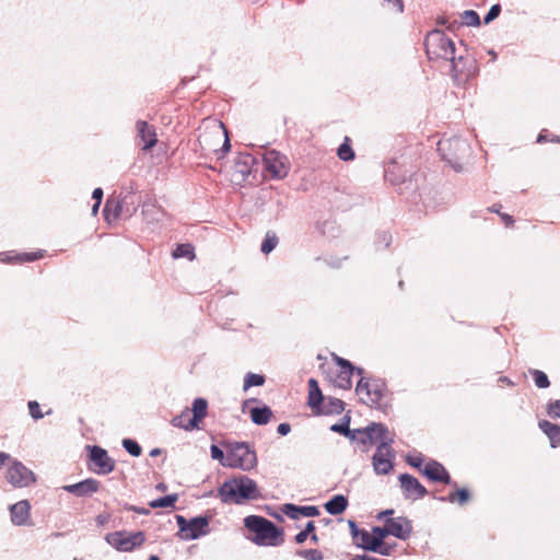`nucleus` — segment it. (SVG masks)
<instances>
[{"instance_id": "6e6d98bb", "label": "nucleus", "mask_w": 560, "mask_h": 560, "mask_svg": "<svg viewBox=\"0 0 560 560\" xmlns=\"http://www.w3.org/2000/svg\"><path fill=\"white\" fill-rule=\"evenodd\" d=\"M500 12H501V5L500 4H493L488 13L486 14L483 21L486 24H489L490 22H492L494 19H497L499 15H500Z\"/></svg>"}, {"instance_id": "c9c22d12", "label": "nucleus", "mask_w": 560, "mask_h": 560, "mask_svg": "<svg viewBox=\"0 0 560 560\" xmlns=\"http://www.w3.org/2000/svg\"><path fill=\"white\" fill-rule=\"evenodd\" d=\"M265 376L262 374H256L248 372L244 377L243 389L247 390L253 386H262L265 384Z\"/></svg>"}, {"instance_id": "0e129e2a", "label": "nucleus", "mask_w": 560, "mask_h": 560, "mask_svg": "<svg viewBox=\"0 0 560 560\" xmlns=\"http://www.w3.org/2000/svg\"><path fill=\"white\" fill-rule=\"evenodd\" d=\"M290 431H291V425H290L288 422H282V423H280V424L278 425V428H277V432H278L280 435H282V436H284V435L289 434V433H290Z\"/></svg>"}, {"instance_id": "de8ad7c7", "label": "nucleus", "mask_w": 560, "mask_h": 560, "mask_svg": "<svg viewBox=\"0 0 560 560\" xmlns=\"http://www.w3.org/2000/svg\"><path fill=\"white\" fill-rule=\"evenodd\" d=\"M281 511L291 520H299L300 516H302V513H300V505L293 503L283 504Z\"/></svg>"}, {"instance_id": "3c124183", "label": "nucleus", "mask_w": 560, "mask_h": 560, "mask_svg": "<svg viewBox=\"0 0 560 560\" xmlns=\"http://www.w3.org/2000/svg\"><path fill=\"white\" fill-rule=\"evenodd\" d=\"M547 413L551 418L560 419V399L549 401L547 405Z\"/></svg>"}, {"instance_id": "69168bd1", "label": "nucleus", "mask_w": 560, "mask_h": 560, "mask_svg": "<svg viewBox=\"0 0 560 560\" xmlns=\"http://www.w3.org/2000/svg\"><path fill=\"white\" fill-rule=\"evenodd\" d=\"M109 518H110V515H109V514L104 513V514H98V515L96 516L95 521H96V524H97L98 526H104L105 524H107V523H108Z\"/></svg>"}, {"instance_id": "680f3d73", "label": "nucleus", "mask_w": 560, "mask_h": 560, "mask_svg": "<svg viewBox=\"0 0 560 560\" xmlns=\"http://www.w3.org/2000/svg\"><path fill=\"white\" fill-rule=\"evenodd\" d=\"M348 525H349L350 533H351V536H352L353 540L358 541L359 535L362 532V529H360L358 527L357 523L354 521H352V520L348 521Z\"/></svg>"}, {"instance_id": "4be33fe9", "label": "nucleus", "mask_w": 560, "mask_h": 560, "mask_svg": "<svg viewBox=\"0 0 560 560\" xmlns=\"http://www.w3.org/2000/svg\"><path fill=\"white\" fill-rule=\"evenodd\" d=\"M538 427L550 440V446L552 448L560 445V425L548 420H540Z\"/></svg>"}, {"instance_id": "f257e3e1", "label": "nucleus", "mask_w": 560, "mask_h": 560, "mask_svg": "<svg viewBox=\"0 0 560 560\" xmlns=\"http://www.w3.org/2000/svg\"><path fill=\"white\" fill-rule=\"evenodd\" d=\"M218 497L224 504H243L259 498L258 486L246 475H237L225 480L218 488Z\"/></svg>"}, {"instance_id": "774afa93", "label": "nucleus", "mask_w": 560, "mask_h": 560, "mask_svg": "<svg viewBox=\"0 0 560 560\" xmlns=\"http://www.w3.org/2000/svg\"><path fill=\"white\" fill-rule=\"evenodd\" d=\"M315 530V523L313 521H308L305 525V528L303 529V532L310 536L311 534H313Z\"/></svg>"}, {"instance_id": "f03ea898", "label": "nucleus", "mask_w": 560, "mask_h": 560, "mask_svg": "<svg viewBox=\"0 0 560 560\" xmlns=\"http://www.w3.org/2000/svg\"><path fill=\"white\" fill-rule=\"evenodd\" d=\"M424 45L427 55L430 59L450 60L454 78L458 77V73L460 72L458 62L463 58H455V44L444 34V32L440 30L431 31L425 37Z\"/></svg>"}, {"instance_id": "a19ab883", "label": "nucleus", "mask_w": 560, "mask_h": 560, "mask_svg": "<svg viewBox=\"0 0 560 560\" xmlns=\"http://www.w3.org/2000/svg\"><path fill=\"white\" fill-rule=\"evenodd\" d=\"M462 22L467 26H479L480 18L474 10H466L462 13Z\"/></svg>"}, {"instance_id": "4c0bfd02", "label": "nucleus", "mask_w": 560, "mask_h": 560, "mask_svg": "<svg viewBox=\"0 0 560 560\" xmlns=\"http://www.w3.org/2000/svg\"><path fill=\"white\" fill-rule=\"evenodd\" d=\"M121 445L133 457H139L142 453V447L136 440L126 438L121 441Z\"/></svg>"}, {"instance_id": "864d4df0", "label": "nucleus", "mask_w": 560, "mask_h": 560, "mask_svg": "<svg viewBox=\"0 0 560 560\" xmlns=\"http://www.w3.org/2000/svg\"><path fill=\"white\" fill-rule=\"evenodd\" d=\"M300 513L305 517H316L320 512L315 505H300Z\"/></svg>"}, {"instance_id": "412c9836", "label": "nucleus", "mask_w": 560, "mask_h": 560, "mask_svg": "<svg viewBox=\"0 0 560 560\" xmlns=\"http://www.w3.org/2000/svg\"><path fill=\"white\" fill-rule=\"evenodd\" d=\"M39 253H15V252H3L0 253V261L9 264H23L25 261H33L39 258Z\"/></svg>"}, {"instance_id": "58836bf2", "label": "nucleus", "mask_w": 560, "mask_h": 560, "mask_svg": "<svg viewBox=\"0 0 560 560\" xmlns=\"http://www.w3.org/2000/svg\"><path fill=\"white\" fill-rule=\"evenodd\" d=\"M350 421L351 417L347 413L341 418L340 422L335 423L330 427V431L339 433L341 435H347L350 433Z\"/></svg>"}, {"instance_id": "338daca9", "label": "nucleus", "mask_w": 560, "mask_h": 560, "mask_svg": "<svg viewBox=\"0 0 560 560\" xmlns=\"http://www.w3.org/2000/svg\"><path fill=\"white\" fill-rule=\"evenodd\" d=\"M360 433H362L361 429H354V430L350 429V433L345 436L348 438L352 442H358V436L360 435Z\"/></svg>"}, {"instance_id": "f8f14e48", "label": "nucleus", "mask_w": 560, "mask_h": 560, "mask_svg": "<svg viewBox=\"0 0 560 560\" xmlns=\"http://www.w3.org/2000/svg\"><path fill=\"white\" fill-rule=\"evenodd\" d=\"M398 480L405 499L418 500L422 499L428 493L424 486L410 474H400Z\"/></svg>"}, {"instance_id": "dca6fc26", "label": "nucleus", "mask_w": 560, "mask_h": 560, "mask_svg": "<svg viewBox=\"0 0 560 560\" xmlns=\"http://www.w3.org/2000/svg\"><path fill=\"white\" fill-rule=\"evenodd\" d=\"M100 481L94 478H86L82 481L72 485H66L62 490L74 494L79 498L91 497L100 490Z\"/></svg>"}, {"instance_id": "37998d69", "label": "nucleus", "mask_w": 560, "mask_h": 560, "mask_svg": "<svg viewBox=\"0 0 560 560\" xmlns=\"http://www.w3.org/2000/svg\"><path fill=\"white\" fill-rule=\"evenodd\" d=\"M371 533L375 541V544H373L375 548L378 547V544L383 542L387 536H389L386 524H384V526H374Z\"/></svg>"}, {"instance_id": "aec40b11", "label": "nucleus", "mask_w": 560, "mask_h": 560, "mask_svg": "<svg viewBox=\"0 0 560 560\" xmlns=\"http://www.w3.org/2000/svg\"><path fill=\"white\" fill-rule=\"evenodd\" d=\"M308 406L319 415V410L324 404V395L315 378H310L308 382Z\"/></svg>"}, {"instance_id": "c85d7f7f", "label": "nucleus", "mask_w": 560, "mask_h": 560, "mask_svg": "<svg viewBox=\"0 0 560 560\" xmlns=\"http://www.w3.org/2000/svg\"><path fill=\"white\" fill-rule=\"evenodd\" d=\"M470 499V492L466 488L457 489L454 492L448 493L447 497L439 498L442 502L455 503L457 502L459 505L466 504Z\"/></svg>"}, {"instance_id": "13d9d810", "label": "nucleus", "mask_w": 560, "mask_h": 560, "mask_svg": "<svg viewBox=\"0 0 560 560\" xmlns=\"http://www.w3.org/2000/svg\"><path fill=\"white\" fill-rule=\"evenodd\" d=\"M361 432L363 433H360L358 436V443L362 445L372 444V436L370 434L369 427L366 425L365 428H361Z\"/></svg>"}, {"instance_id": "79ce46f5", "label": "nucleus", "mask_w": 560, "mask_h": 560, "mask_svg": "<svg viewBox=\"0 0 560 560\" xmlns=\"http://www.w3.org/2000/svg\"><path fill=\"white\" fill-rule=\"evenodd\" d=\"M348 141L349 139L346 138L345 142L340 144L337 151L339 159L342 161H351L354 159V152Z\"/></svg>"}, {"instance_id": "20e7f679", "label": "nucleus", "mask_w": 560, "mask_h": 560, "mask_svg": "<svg viewBox=\"0 0 560 560\" xmlns=\"http://www.w3.org/2000/svg\"><path fill=\"white\" fill-rule=\"evenodd\" d=\"M199 131L198 141L202 150L217 152L221 142L224 152L230 150L228 131L222 121L213 118L203 119Z\"/></svg>"}, {"instance_id": "5fc2aeb1", "label": "nucleus", "mask_w": 560, "mask_h": 560, "mask_svg": "<svg viewBox=\"0 0 560 560\" xmlns=\"http://www.w3.org/2000/svg\"><path fill=\"white\" fill-rule=\"evenodd\" d=\"M396 544L389 545L385 541L378 544V547L374 548L372 552L380 553L382 556H390Z\"/></svg>"}, {"instance_id": "052dcab7", "label": "nucleus", "mask_w": 560, "mask_h": 560, "mask_svg": "<svg viewBox=\"0 0 560 560\" xmlns=\"http://www.w3.org/2000/svg\"><path fill=\"white\" fill-rule=\"evenodd\" d=\"M387 3L388 5H392V9L395 10L397 13L404 12V1L402 0H383V4Z\"/></svg>"}, {"instance_id": "9b49d317", "label": "nucleus", "mask_w": 560, "mask_h": 560, "mask_svg": "<svg viewBox=\"0 0 560 560\" xmlns=\"http://www.w3.org/2000/svg\"><path fill=\"white\" fill-rule=\"evenodd\" d=\"M386 384L382 378L361 377L357 384V394H365L372 405L381 408V400L384 397Z\"/></svg>"}, {"instance_id": "2eb2a0df", "label": "nucleus", "mask_w": 560, "mask_h": 560, "mask_svg": "<svg viewBox=\"0 0 560 560\" xmlns=\"http://www.w3.org/2000/svg\"><path fill=\"white\" fill-rule=\"evenodd\" d=\"M421 472L431 481L442 482L445 485L452 483L450 472L445 469V467L441 463H439L434 459L429 460L424 465V467L421 469Z\"/></svg>"}, {"instance_id": "1a4fd4ad", "label": "nucleus", "mask_w": 560, "mask_h": 560, "mask_svg": "<svg viewBox=\"0 0 560 560\" xmlns=\"http://www.w3.org/2000/svg\"><path fill=\"white\" fill-rule=\"evenodd\" d=\"M265 170L275 179L284 178L290 171L289 161L285 155L276 150H267L262 155Z\"/></svg>"}, {"instance_id": "cd10ccee", "label": "nucleus", "mask_w": 560, "mask_h": 560, "mask_svg": "<svg viewBox=\"0 0 560 560\" xmlns=\"http://www.w3.org/2000/svg\"><path fill=\"white\" fill-rule=\"evenodd\" d=\"M122 212V205L120 201L115 199H107L104 207V215L106 221L110 222L118 219Z\"/></svg>"}, {"instance_id": "ea45409f", "label": "nucleus", "mask_w": 560, "mask_h": 560, "mask_svg": "<svg viewBox=\"0 0 560 560\" xmlns=\"http://www.w3.org/2000/svg\"><path fill=\"white\" fill-rule=\"evenodd\" d=\"M188 413H189V409L186 408L185 410L182 411L180 415L178 416H175L172 420H171V424L175 428H180V429H184L186 431H191L194 430L195 428H190L188 427V420L186 421V418L188 417Z\"/></svg>"}, {"instance_id": "72a5a7b5", "label": "nucleus", "mask_w": 560, "mask_h": 560, "mask_svg": "<svg viewBox=\"0 0 560 560\" xmlns=\"http://www.w3.org/2000/svg\"><path fill=\"white\" fill-rule=\"evenodd\" d=\"M279 238L277 234L272 231H268L264 237V241L261 243L260 250L265 255H268L271 253L278 245Z\"/></svg>"}, {"instance_id": "09e8293b", "label": "nucleus", "mask_w": 560, "mask_h": 560, "mask_svg": "<svg viewBox=\"0 0 560 560\" xmlns=\"http://www.w3.org/2000/svg\"><path fill=\"white\" fill-rule=\"evenodd\" d=\"M210 453L213 459L219 460L222 466L228 467V454L225 455L224 452L218 445L212 444L210 447Z\"/></svg>"}, {"instance_id": "5701e85b", "label": "nucleus", "mask_w": 560, "mask_h": 560, "mask_svg": "<svg viewBox=\"0 0 560 560\" xmlns=\"http://www.w3.org/2000/svg\"><path fill=\"white\" fill-rule=\"evenodd\" d=\"M324 508L330 515H339L348 508V499L343 494H336L324 504Z\"/></svg>"}, {"instance_id": "0eeeda50", "label": "nucleus", "mask_w": 560, "mask_h": 560, "mask_svg": "<svg viewBox=\"0 0 560 560\" xmlns=\"http://www.w3.org/2000/svg\"><path fill=\"white\" fill-rule=\"evenodd\" d=\"M175 518L179 528L177 535L180 539L196 540L209 533V516L199 515L187 520L183 515H176Z\"/></svg>"}, {"instance_id": "bf43d9fd", "label": "nucleus", "mask_w": 560, "mask_h": 560, "mask_svg": "<svg viewBox=\"0 0 560 560\" xmlns=\"http://www.w3.org/2000/svg\"><path fill=\"white\" fill-rule=\"evenodd\" d=\"M393 443H394V438L390 436L389 433L387 435H385V439L382 440V442L380 443V444H387L384 450L387 451V454H389L390 458L396 457L395 451L392 448Z\"/></svg>"}, {"instance_id": "bb28decb", "label": "nucleus", "mask_w": 560, "mask_h": 560, "mask_svg": "<svg viewBox=\"0 0 560 560\" xmlns=\"http://www.w3.org/2000/svg\"><path fill=\"white\" fill-rule=\"evenodd\" d=\"M345 410V402L335 397H328L327 401L323 404L319 415H339Z\"/></svg>"}, {"instance_id": "473e14b6", "label": "nucleus", "mask_w": 560, "mask_h": 560, "mask_svg": "<svg viewBox=\"0 0 560 560\" xmlns=\"http://www.w3.org/2000/svg\"><path fill=\"white\" fill-rule=\"evenodd\" d=\"M173 258H187L192 260L195 258V248L191 244H179L172 253Z\"/></svg>"}, {"instance_id": "a18cd8bd", "label": "nucleus", "mask_w": 560, "mask_h": 560, "mask_svg": "<svg viewBox=\"0 0 560 560\" xmlns=\"http://www.w3.org/2000/svg\"><path fill=\"white\" fill-rule=\"evenodd\" d=\"M296 556L306 560H323V552L317 549H300L296 551Z\"/></svg>"}, {"instance_id": "8fccbe9b", "label": "nucleus", "mask_w": 560, "mask_h": 560, "mask_svg": "<svg viewBox=\"0 0 560 560\" xmlns=\"http://www.w3.org/2000/svg\"><path fill=\"white\" fill-rule=\"evenodd\" d=\"M27 406H28L30 415L34 420H39V419L44 418V413L40 410V406L36 400L28 401Z\"/></svg>"}, {"instance_id": "603ef678", "label": "nucleus", "mask_w": 560, "mask_h": 560, "mask_svg": "<svg viewBox=\"0 0 560 560\" xmlns=\"http://www.w3.org/2000/svg\"><path fill=\"white\" fill-rule=\"evenodd\" d=\"M336 364L340 368V372H354L355 365H353L349 360L335 357Z\"/></svg>"}, {"instance_id": "9d476101", "label": "nucleus", "mask_w": 560, "mask_h": 560, "mask_svg": "<svg viewBox=\"0 0 560 560\" xmlns=\"http://www.w3.org/2000/svg\"><path fill=\"white\" fill-rule=\"evenodd\" d=\"M5 478L15 488H25L36 481L35 474L16 459L10 462Z\"/></svg>"}, {"instance_id": "423d86ee", "label": "nucleus", "mask_w": 560, "mask_h": 560, "mask_svg": "<svg viewBox=\"0 0 560 560\" xmlns=\"http://www.w3.org/2000/svg\"><path fill=\"white\" fill-rule=\"evenodd\" d=\"M438 150L443 160L450 163L456 172H460L463 170L460 161L469 154L470 145L466 140L453 137L440 140Z\"/></svg>"}, {"instance_id": "393cba45", "label": "nucleus", "mask_w": 560, "mask_h": 560, "mask_svg": "<svg viewBox=\"0 0 560 560\" xmlns=\"http://www.w3.org/2000/svg\"><path fill=\"white\" fill-rule=\"evenodd\" d=\"M249 413L250 420L257 425L267 424L272 417L271 408L266 405H264L262 407L252 408Z\"/></svg>"}, {"instance_id": "f3484780", "label": "nucleus", "mask_w": 560, "mask_h": 560, "mask_svg": "<svg viewBox=\"0 0 560 560\" xmlns=\"http://www.w3.org/2000/svg\"><path fill=\"white\" fill-rule=\"evenodd\" d=\"M31 504L27 500H21L10 506L11 522L15 526H24L28 524Z\"/></svg>"}, {"instance_id": "a878e982", "label": "nucleus", "mask_w": 560, "mask_h": 560, "mask_svg": "<svg viewBox=\"0 0 560 560\" xmlns=\"http://www.w3.org/2000/svg\"><path fill=\"white\" fill-rule=\"evenodd\" d=\"M145 541V535L143 532L126 533L122 538L124 552L132 551L136 547L141 546Z\"/></svg>"}, {"instance_id": "4d7b16f0", "label": "nucleus", "mask_w": 560, "mask_h": 560, "mask_svg": "<svg viewBox=\"0 0 560 560\" xmlns=\"http://www.w3.org/2000/svg\"><path fill=\"white\" fill-rule=\"evenodd\" d=\"M406 462L413 468H418L420 469L421 466H422V463H423V456L422 454H418L416 456H412V455H407L406 456Z\"/></svg>"}, {"instance_id": "7ed1b4c3", "label": "nucleus", "mask_w": 560, "mask_h": 560, "mask_svg": "<svg viewBox=\"0 0 560 560\" xmlns=\"http://www.w3.org/2000/svg\"><path fill=\"white\" fill-rule=\"evenodd\" d=\"M244 526L255 534L253 541L258 546H278L282 542V528L264 516L248 515L244 518Z\"/></svg>"}, {"instance_id": "c756f323", "label": "nucleus", "mask_w": 560, "mask_h": 560, "mask_svg": "<svg viewBox=\"0 0 560 560\" xmlns=\"http://www.w3.org/2000/svg\"><path fill=\"white\" fill-rule=\"evenodd\" d=\"M368 427L372 436V443H381L385 435L388 434V428L384 423L371 422Z\"/></svg>"}, {"instance_id": "2f4dec72", "label": "nucleus", "mask_w": 560, "mask_h": 560, "mask_svg": "<svg viewBox=\"0 0 560 560\" xmlns=\"http://www.w3.org/2000/svg\"><path fill=\"white\" fill-rule=\"evenodd\" d=\"M354 544L357 547L370 552H372L375 548V546L373 545L375 544L373 535L366 529H362V532L359 535L358 541H354Z\"/></svg>"}, {"instance_id": "f704fd0d", "label": "nucleus", "mask_w": 560, "mask_h": 560, "mask_svg": "<svg viewBox=\"0 0 560 560\" xmlns=\"http://www.w3.org/2000/svg\"><path fill=\"white\" fill-rule=\"evenodd\" d=\"M529 373L538 388L544 389L550 386L549 377L544 371L532 369L529 370Z\"/></svg>"}, {"instance_id": "b1692460", "label": "nucleus", "mask_w": 560, "mask_h": 560, "mask_svg": "<svg viewBox=\"0 0 560 560\" xmlns=\"http://www.w3.org/2000/svg\"><path fill=\"white\" fill-rule=\"evenodd\" d=\"M142 215L148 224H155L163 220L165 213L153 203H144L142 207Z\"/></svg>"}, {"instance_id": "e2e57ef3", "label": "nucleus", "mask_w": 560, "mask_h": 560, "mask_svg": "<svg viewBox=\"0 0 560 560\" xmlns=\"http://www.w3.org/2000/svg\"><path fill=\"white\" fill-rule=\"evenodd\" d=\"M125 509L127 511H132L140 515H149L150 514V510L147 508H140V506H136V505H131V504H126Z\"/></svg>"}, {"instance_id": "39448f33", "label": "nucleus", "mask_w": 560, "mask_h": 560, "mask_svg": "<svg viewBox=\"0 0 560 560\" xmlns=\"http://www.w3.org/2000/svg\"><path fill=\"white\" fill-rule=\"evenodd\" d=\"M228 452V467L238 468L248 471L256 467L257 455L246 442H228L225 443Z\"/></svg>"}, {"instance_id": "ddd939ff", "label": "nucleus", "mask_w": 560, "mask_h": 560, "mask_svg": "<svg viewBox=\"0 0 560 560\" xmlns=\"http://www.w3.org/2000/svg\"><path fill=\"white\" fill-rule=\"evenodd\" d=\"M389 535L406 540L410 537L412 532L411 521L404 516L388 518L385 521Z\"/></svg>"}, {"instance_id": "c03bdc74", "label": "nucleus", "mask_w": 560, "mask_h": 560, "mask_svg": "<svg viewBox=\"0 0 560 560\" xmlns=\"http://www.w3.org/2000/svg\"><path fill=\"white\" fill-rule=\"evenodd\" d=\"M253 162V159L250 155H244L240 156L237 162L235 163V167L238 173L242 174L243 177L249 174V165Z\"/></svg>"}, {"instance_id": "6e6552de", "label": "nucleus", "mask_w": 560, "mask_h": 560, "mask_svg": "<svg viewBox=\"0 0 560 560\" xmlns=\"http://www.w3.org/2000/svg\"><path fill=\"white\" fill-rule=\"evenodd\" d=\"M89 469L97 475H108L116 466L108 452L98 445H86Z\"/></svg>"}, {"instance_id": "7c9ffc66", "label": "nucleus", "mask_w": 560, "mask_h": 560, "mask_svg": "<svg viewBox=\"0 0 560 560\" xmlns=\"http://www.w3.org/2000/svg\"><path fill=\"white\" fill-rule=\"evenodd\" d=\"M177 500H178L177 493L166 494L164 497L152 500L149 503V506L152 509L173 508Z\"/></svg>"}, {"instance_id": "4468645a", "label": "nucleus", "mask_w": 560, "mask_h": 560, "mask_svg": "<svg viewBox=\"0 0 560 560\" xmlns=\"http://www.w3.org/2000/svg\"><path fill=\"white\" fill-rule=\"evenodd\" d=\"M387 444H378L372 457L373 468L376 475H388L394 468V459L390 458L385 446Z\"/></svg>"}, {"instance_id": "49530a36", "label": "nucleus", "mask_w": 560, "mask_h": 560, "mask_svg": "<svg viewBox=\"0 0 560 560\" xmlns=\"http://www.w3.org/2000/svg\"><path fill=\"white\" fill-rule=\"evenodd\" d=\"M353 372H340L336 380V385L342 389H350L352 386L351 376Z\"/></svg>"}, {"instance_id": "a211bd4d", "label": "nucleus", "mask_w": 560, "mask_h": 560, "mask_svg": "<svg viewBox=\"0 0 560 560\" xmlns=\"http://www.w3.org/2000/svg\"><path fill=\"white\" fill-rule=\"evenodd\" d=\"M136 129L138 138L143 142L142 150H151L158 142L154 127L147 121L139 120L136 124Z\"/></svg>"}, {"instance_id": "6ab92c4d", "label": "nucleus", "mask_w": 560, "mask_h": 560, "mask_svg": "<svg viewBox=\"0 0 560 560\" xmlns=\"http://www.w3.org/2000/svg\"><path fill=\"white\" fill-rule=\"evenodd\" d=\"M207 411H208L207 399L201 398V397L194 399L192 406H191L192 416L190 419H188V427L198 428L199 423L207 416Z\"/></svg>"}, {"instance_id": "e433bc0d", "label": "nucleus", "mask_w": 560, "mask_h": 560, "mask_svg": "<svg viewBox=\"0 0 560 560\" xmlns=\"http://www.w3.org/2000/svg\"><path fill=\"white\" fill-rule=\"evenodd\" d=\"M125 532L118 530L114 533H109L105 536V540L107 544H109L112 547H114L118 551H122L124 549V538Z\"/></svg>"}]
</instances>
